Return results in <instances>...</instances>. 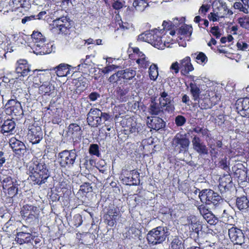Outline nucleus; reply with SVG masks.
Segmentation results:
<instances>
[{"label":"nucleus","instance_id":"20e7f679","mask_svg":"<svg viewBox=\"0 0 249 249\" xmlns=\"http://www.w3.org/2000/svg\"><path fill=\"white\" fill-rule=\"evenodd\" d=\"M31 36L32 41L34 43V48L36 54H45L50 53L51 52L49 48V44L46 43V38L40 32L34 31Z\"/></svg>","mask_w":249,"mask_h":249},{"label":"nucleus","instance_id":"f704fd0d","mask_svg":"<svg viewBox=\"0 0 249 249\" xmlns=\"http://www.w3.org/2000/svg\"><path fill=\"white\" fill-rule=\"evenodd\" d=\"M165 123L163 120L158 117H153L149 123V127L155 130H159L163 127Z\"/></svg>","mask_w":249,"mask_h":249},{"label":"nucleus","instance_id":"5701e85b","mask_svg":"<svg viewBox=\"0 0 249 249\" xmlns=\"http://www.w3.org/2000/svg\"><path fill=\"white\" fill-rule=\"evenodd\" d=\"M161 30L159 31L157 29L152 30L151 38H150L149 43L153 46L158 49H164L166 45L165 41H163L162 38L163 36H161L162 33Z\"/></svg>","mask_w":249,"mask_h":249},{"label":"nucleus","instance_id":"3c124183","mask_svg":"<svg viewBox=\"0 0 249 249\" xmlns=\"http://www.w3.org/2000/svg\"><path fill=\"white\" fill-rule=\"evenodd\" d=\"M89 153L91 155L100 157L101 154L99 151V147L97 144H91L89 146Z\"/></svg>","mask_w":249,"mask_h":249},{"label":"nucleus","instance_id":"338daca9","mask_svg":"<svg viewBox=\"0 0 249 249\" xmlns=\"http://www.w3.org/2000/svg\"><path fill=\"white\" fill-rule=\"evenodd\" d=\"M118 66L115 65H110L107 66L101 70V72L104 74L109 73L114 70L118 68Z\"/></svg>","mask_w":249,"mask_h":249},{"label":"nucleus","instance_id":"aec40b11","mask_svg":"<svg viewBox=\"0 0 249 249\" xmlns=\"http://www.w3.org/2000/svg\"><path fill=\"white\" fill-rule=\"evenodd\" d=\"M67 135L74 142L80 141L82 137V130L80 126L76 123H71L67 127Z\"/></svg>","mask_w":249,"mask_h":249},{"label":"nucleus","instance_id":"4be33fe9","mask_svg":"<svg viewBox=\"0 0 249 249\" xmlns=\"http://www.w3.org/2000/svg\"><path fill=\"white\" fill-rule=\"evenodd\" d=\"M148 112L152 116H161L165 112L163 107L160 103L157 102L156 97L155 96H152L150 98Z\"/></svg>","mask_w":249,"mask_h":249},{"label":"nucleus","instance_id":"2eb2a0df","mask_svg":"<svg viewBox=\"0 0 249 249\" xmlns=\"http://www.w3.org/2000/svg\"><path fill=\"white\" fill-rule=\"evenodd\" d=\"M4 111L8 115L18 117L23 114V109L20 102L8 101L4 106Z\"/></svg>","mask_w":249,"mask_h":249},{"label":"nucleus","instance_id":"0eeeda50","mask_svg":"<svg viewBox=\"0 0 249 249\" xmlns=\"http://www.w3.org/2000/svg\"><path fill=\"white\" fill-rule=\"evenodd\" d=\"M53 19V23L51 24L54 28L58 29L59 32L64 35H69L74 26V22L70 19L68 17H60Z\"/></svg>","mask_w":249,"mask_h":249},{"label":"nucleus","instance_id":"a211bd4d","mask_svg":"<svg viewBox=\"0 0 249 249\" xmlns=\"http://www.w3.org/2000/svg\"><path fill=\"white\" fill-rule=\"evenodd\" d=\"M9 143L13 152L16 155L21 156L27 152V148L24 142L15 137L9 139Z\"/></svg>","mask_w":249,"mask_h":249},{"label":"nucleus","instance_id":"f257e3e1","mask_svg":"<svg viewBox=\"0 0 249 249\" xmlns=\"http://www.w3.org/2000/svg\"><path fill=\"white\" fill-rule=\"evenodd\" d=\"M29 178L34 185H41L46 183L50 177L48 165L44 158L34 160L29 167Z\"/></svg>","mask_w":249,"mask_h":249},{"label":"nucleus","instance_id":"393cba45","mask_svg":"<svg viewBox=\"0 0 249 249\" xmlns=\"http://www.w3.org/2000/svg\"><path fill=\"white\" fill-rule=\"evenodd\" d=\"M31 71L30 65L26 59H20L16 64V71L19 76H26Z\"/></svg>","mask_w":249,"mask_h":249},{"label":"nucleus","instance_id":"9d476101","mask_svg":"<svg viewBox=\"0 0 249 249\" xmlns=\"http://www.w3.org/2000/svg\"><path fill=\"white\" fill-rule=\"evenodd\" d=\"M20 214L26 222L31 223L38 219L40 211L36 206L27 204L21 208Z\"/></svg>","mask_w":249,"mask_h":249},{"label":"nucleus","instance_id":"c03bdc74","mask_svg":"<svg viewBox=\"0 0 249 249\" xmlns=\"http://www.w3.org/2000/svg\"><path fill=\"white\" fill-rule=\"evenodd\" d=\"M133 5L138 11H143L148 5L145 0H133Z\"/></svg>","mask_w":249,"mask_h":249},{"label":"nucleus","instance_id":"7c9ffc66","mask_svg":"<svg viewBox=\"0 0 249 249\" xmlns=\"http://www.w3.org/2000/svg\"><path fill=\"white\" fill-rule=\"evenodd\" d=\"M123 126L126 128V130H128L130 133L138 132V127L136 122L131 117L124 119L122 121Z\"/></svg>","mask_w":249,"mask_h":249},{"label":"nucleus","instance_id":"69168bd1","mask_svg":"<svg viewBox=\"0 0 249 249\" xmlns=\"http://www.w3.org/2000/svg\"><path fill=\"white\" fill-rule=\"evenodd\" d=\"M234 8L235 9H238L240 11H242L245 14L249 13L248 8H246V5L243 6V4L240 2H236L234 4Z\"/></svg>","mask_w":249,"mask_h":249},{"label":"nucleus","instance_id":"4468645a","mask_svg":"<svg viewBox=\"0 0 249 249\" xmlns=\"http://www.w3.org/2000/svg\"><path fill=\"white\" fill-rule=\"evenodd\" d=\"M121 216L119 208L114 206L109 207L104 217L105 223L111 227H112L117 223Z\"/></svg>","mask_w":249,"mask_h":249},{"label":"nucleus","instance_id":"9b49d317","mask_svg":"<svg viewBox=\"0 0 249 249\" xmlns=\"http://www.w3.org/2000/svg\"><path fill=\"white\" fill-rule=\"evenodd\" d=\"M120 179L123 184L129 186H137L140 184V174L136 170H124Z\"/></svg>","mask_w":249,"mask_h":249},{"label":"nucleus","instance_id":"c756f323","mask_svg":"<svg viewBox=\"0 0 249 249\" xmlns=\"http://www.w3.org/2000/svg\"><path fill=\"white\" fill-rule=\"evenodd\" d=\"M187 220L190 231L198 234L202 229V226L197 217L195 215H190L188 217Z\"/></svg>","mask_w":249,"mask_h":249},{"label":"nucleus","instance_id":"f8f14e48","mask_svg":"<svg viewBox=\"0 0 249 249\" xmlns=\"http://www.w3.org/2000/svg\"><path fill=\"white\" fill-rule=\"evenodd\" d=\"M36 233L32 234L24 231L18 232L16 234L15 240L19 245L32 243V241H34L35 245H37L41 242L42 237L38 234L36 235Z\"/></svg>","mask_w":249,"mask_h":249},{"label":"nucleus","instance_id":"2f4dec72","mask_svg":"<svg viewBox=\"0 0 249 249\" xmlns=\"http://www.w3.org/2000/svg\"><path fill=\"white\" fill-rule=\"evenodd\" d=\"M71 67L70 65L67 64L61 63L57 66L54 67L52 70L55 71L57 76L64 77L70 74Z\"/></svg>","mask_w":249,"mask_h":249},{"label":"nucleus","instance_id":"7ed1b4c3","mask_svg":"<svg viewBox=\"0 0 249 249\" xmlns=\"http://www.w3.org/2000/svg\"><path fill=\"white\" fill-rule=\"evenodd\" d=\"M77 157L75 149L63 150L58 154L59 164L63 168H71L75 164Z\"/></svg>","mask_w":249,"mask_h":249},{"label":"nucleus","instance_id":"13d9d810","mask_svg":"<svg viewBox=\"0 0 249 249\" xmlns=\"http://www.w3.org/2000/svg\"><path fill=\"white\" fill-rule=\"evenodd\" d=\"M128 90L127 89L118 87L116 89V94L120 100H124L125 98L126 94L128 93Z\"/></svg>","mask_w":249,"mask_h":249},{"label":"nucleus","instance_id":"423d86ee","mask_svg":"<svg viewBox=\"0 0 249 249\" xmlns=\"http://www.w3.org/2000/svg\"><path fill=\"white\" fill-rule=\"evenodd\" d=\"M198 196L202 203L208 205L217 206L223 201L221 196L211 189H203L199 192Z\"/></svg>","mask_w":249,"mask_h":249},{"label":"nucleus","instance_id":"58836bf2","mask_svg":"<svg viewBox=\"0 0 249 249\" xmlns=\"http://www.w3.org/2000/svg\"><path fill=\"white\" fill-rule=\"evenodd\" d=\"M122 79L126 80L132 79L136 75V71L131 69L120 71Z\"/></svg>","mask_w":249,"mask_h":249},{"label":"nucleus","instance_id":"72a5a7b5","mask_svg":"<svg viewBox=\"0 0 249 249\" xmlns=\"http://www.w3.org/2000/svg\"><path fill=\"white\" fill-rule=\"evenodd\" d=\"M232 183V178L231 175H225L219 178V188L221 191L222 189L225 191L231 186Z\"/></svg>","mask_w":249,"mask_h":249},{"label":"nucleus","instance_id":"5fc2aeb1","mask_svg":"<svg viewBox=\"0 0 249 249\" xmlns=\"http://www.w3.org/2000/svg\"><path fill=\"white\" fill-rule=\"evenodd\" d=\"M152 30L139 35L138 36V40L147 42L149 43L151 38Z\"/></svg>","mask_w":249,"mask_h":249},{"label":"nucleus","instance_id":"dca6fc26","mask_svg":"<svg viewBox=\"0 0 249 249\" xmlns=\"http://www.w3.org/2000/svg\"><path fill=\"white\" fill-rule=\"evenodd\" d=\"M212 5L213 12H211L208 16H218V15L225 16L233 14L232 11L227 8L226 3L221 0H214Z\"/></svg>","mask_w":249,"mask_h":249},{"label":"nucleus","instance_id":"bf43d9fd","mask_svg":"<svg viewBox=\"0 0 249 249\" xmlns=\"http://www.w3.org/2000/svg\"><path fill=\"white\" fill-rule=\"evenodd\" d=\"M120 71L111 75L108 78V81L111 83H118L121 81L122 77Z\"/></svg>","mask_w":249,"mask_h":249},{"label":"nucleus","instance_id":"6e6552de","mask_svg":"<svg viewBox=\"0 0 249 249\" xmlns=\"http://www.w3.org/2000/svg\"><path fill=\"white\" fill-rule=\"evenodd\" d=\"M3 183V188L5 190V193L9 197L13 198L16 196L18 191L19 184L16 179L10 176L3 175L0 177Z\"/></svg>","mask_w":249,"mask_h":249},{"label":"nucleus","instance_id":"ea45409f","mask_svg":"<svg viewBox=\"0 0 249 249\" xmlns=\"http://www.w3.org/2000/svg\"><path fill=\"white\" fill-rule=\"evenodd\" d=\"M140 233V230L136 227V225L133 223L129 227L125 234L127 238H135L138 237Z\"/></svg>","mask_w":249,"mask_h":249},{"label":"nucleus","instance_id":"c9c22d12","mask_svg":"<svg viewBox=\"0 0 249 249\" xmlns=\"http://www.w3.org/2000/svg\"><path fill=\"white\" fill-rule=\"evenodd\" d=\"M113 8L115 10L114 13L116 16H119L122 14L123 11L127 10L128 7H126L125 5V2L123 0H116L112 4Z\"/></svg>","mask_w":249,"mask_h":249},{"label":"nucleus","instance_id":"0e129e2a","mask_svg":"<svg viewBox=\"0 0 249 249\" xmlns=\"http://www.w3.org/2000/svg\"><path fill=\"white\" fill-rule=\"evenodd\" d=\"M211 6V4L207 3L202 4L199 9V14L200 15H206L210 10Z\"/></svg>","mask_w":249,"mask_h":249},{"label":"nucleus","instance_id":"473e14b6","mask_svg":"<svg viewBox=\"0 0 249 249\" xmlns=\"http://www.w3.org/2000/svg\"><path fill=\"white\" fill-rule=\"evenodd\" d=\"M213 230L215 231V234L217 235L224 234L227 232V230H229L231 224L224 223L222 221H218L215 224L213 225Z\"/></svg>","mask_w":249,"mask_h":249},{"label":"nucleus","instance_id":"774afa93","mask_svg":"<svg viewBox=\"0 0 249 249\" xmlns=\"http://www.w3.org/2000/svg\"><path fill=\"white\" fill-rule=\"evenodd\" d=\"M207 245H206V249H220L218 243L215 242H212L210 241H206Z\"/></svg>","mask_w":249,"mask_h":249},{"label":"nucleus","instance_id":"c85d7f7f","mask_svg":"<svg viewBox=\"0 0 249 249\" xmlns=\"http://www.w3.org/2000/svg\"><path fill=\"white\" fill-rule=\"evenodd\" d=\"M180 72L182 75H186L194 70L189 56H186L180 61Z\"/></svg>","mask_w":249,"mask_h":249},{"label":"nucleus","instance_id":"f3484780","mask_svg":"<svg viewBox=\"0 0 249 249\" xmlns=\"http://www.w3.org/2000/svg\"><path fill=\"white\" fill-rule=\"evenodd\" d=\"M228 234L231 241L234 244L242 245L244 243L245 235L243 231L231 225L228 230Z\"/></svg>","mask_w":249,"mask_h":249},{"label":"nucleus","instance_id":"6e6d98bb","mask_svg":"<svg viewBox=\"0 0 249 249\" xmlns=\"http://www.w3.org/2000/svg\"><path fill=\"white\" fill-rule=\"evenodd\" d=\"M8 42L6 38V36L0 32V50H5L8 52L7 47Z\"/></svg>","mask_w":249,"mask_h":249},{"label":"nucleus","instance_id":"f03ea898","mask_svg":"<svg viewBox=\"0 0 249 249\" xmlns=\"http://www.w3.org/2000/svg\"><path fill=\"white\" fill-rule=\"evenodd\" d=\"M25 129L27 130V137L33 144L38 143L43 138V132L40 126L32 117L26 118L24 122Z\"/></svg>","mask_w":249,"mask_h":249},{"label":"nucleus","instance_id":"603ef678","mask_svg":"<svg viewBox=\"0 0 249 249\" xmlns=\"http://www.w3.org/2000/svg\"><path fill=\"white\" fill-rule=\"evenodd\" d=\"M136 63L139 65L140 68L146 69L149 65V62L146 59L145 55L142 56H140L138 58H136Z\"/></svg>","mask_w":249,"mask_h":249},{"label":"nucleus","instance_id":"49530a36","mask_svg":"<svg viewBox=\"0 0 249 249\" xmlns=\"http://www.w3.org/2000/svg\"><path fill=\"white\" fill-rule=\"evenodd\" d=\"M92 187L89 182H85L80 187L78 194H81L82 196H86L87 194L92 191Z\"/></svg>","mask_w":249,"mask_h":249},{"label":"nucleus","instance_id":"6ab92c4d","mask_svg":"<svg viewBox=\"0 0 249 249\" xmlns=\"http://www.w3.org/2000/svg\"><path fill=\"white\" fill-rule=\"evenodd\" d=\"M48 118L49 122H52L53 124H58L61 122V117L59 114V109L55 106L50 102V105L47 107L45 115Z\"/></svg>","mask_w":249,"mask_h":249},{"label":"nucleus","instance_id":"bb28decb","mask_svg":"<svg viewBox=\"0 0 249 249\" xmlns=\"http://www.w3.org/2000/svg\"><path fill=\"white\" fill-rule=\"evenodd\" d=\"M192 142L194 149L198 153L202 155H206L208 153L207 147L204 143L201 142L199 137L195 136Z\"/></svg>","mask_w":249,"mask_h":249},{"label":"nucleus","instance_id":"e433bc0d","mask_svg":"<svg viewBox=\"0 0 249 249\" xmlns=\"http://www.w3.org/2000/svg\"><path fill=\"white\" fill-rule=\"evenodd\" d=\"M249 201L246 196L237 197L236 200V206L240 211L246 210L248 208Z\"/></svg>","mask_w":249,"mask_h":249},{"label":"nucleus","instance_id":"b1692460","mask_svg":"<svg viewBox=\"0 0 249 249\" xmlns=\"http://www.w3.org/2000/svg\"><path fill=\"white\" fill-rule=\"evenodd\" d=\"M101 110L97 108H91L88 114L87 122L92 127H97L101 124L100 114Z\"/></svg>","mask_w":249,"mask_h":249},{"label":"nucleus","instance_id":"ddd939ff","mask_svg":"<svg viewBox=\"0 0 249 249\" xmlns=\"http://www.w3.org/2000/svg\"><path fill=\"white\" fill-rule=\"evenodd\" d=\"M174 98L168 93L163 91L160 93L159 101L163 107L165 112L172 114L174 112L175 107L174 105Z\"/></svg>","mask_w":249,"mask_h":249},{"label":"nucleus","instance_id":"680f3d73","mask_svg":"<svg viewBox=\"0 0 249 249\" xmlns=\"http://www.w3.org/2000/svg\"><path fill=\"white\" fill-rule=\"evenodd\" d=\"M51 86L49 82L41 85L39 87V90L42 91V93L44 94L50 95L51 91Z\"/></svg>","mask_w":249,"mask_h":249},{"label":"nucleus","instance_id":"412c9836","mask_svg":"<svg viewBox=\"0 0 249 249\" xmlns=\"http://www.w3.org/2000/svg\"><path fill=\"white\" fill-rule=\"evenodd\" d=\"M233 177L241 182L246 181L248 178V170L242 163H237L232 167Z\"/></svg>","mask_w":249,"mask_h":249},{"label":"nucleus","instance_id":"8fccbe9b","mask_svg":"<svg viewBox=\"0 0 249 249\" xmlns=\"http://www.w3.org/2000/svg\"><path fill=\"white\" fill-rule=\"evenodd\" d=\"M57 187L58 190L60 189V192H62L63 194H68L71 192L70 186L66 180H63L59 182Z\"/></svg>","mask_w":249,"mask_h":249},{"label":"nucleus","instance_id":"052dcab7","mask_svg":"<svg viewBox=\"0 0 249 249\" xmlns=\"http://www.w3.org/2000/svg\"><path fill=\"white\" fill-rule=\"evenodd\" d=\"M72 224L74 226L78 227L81 226L83 222L82 217L80 214H75L71 220Z\"/></svg>","mask_w":249,"mask_h":249},{"label":"nucleus","instance_id":"1a4fd4ad","mask_svg":"<svg viewBox=\"0 0 249 249\" xmlns=\"http://www.w3.org/2000/svg\"><path fill=\"white\" fill-rule=\"evenodd\" d=\"M190 143L186 134L178 133L173 139L172 145L175 151L178 153H185L188 150Z\"/></svg>","mask_w":249,"mask_h":249},{"label":"nucleus","instance_id":"37998d69","mask_svg":"<svg viewBox=\"0 0 249 249\" xmlns=\"http://www.w3.org/2000/svg\"><path fill=\"white\" fill-rule=\"evenodd\" d=\"M149 76L151 80L155 81L159 75L158 68L156 64H152L149 68Z\"/></svg>","mask_w":249,"mask_h":249},{"label":"nucleus","instance_id":"de8ad7c7","mask_svg":"<svg viewBox=\"0 0 249 249\" xmlns=\"http://www.w3.org/2000/svg\"><path fill=\"white\" fill-rule=\"evenodd\" d=\"M192 31V27L186 24L181 26L178 30V33L180 35L185 36H190Z\"/></svg>","mask_w":249,"mask_h":249},{"label":"nucleus","instance_id":"a19ab883","mask_svg":"<svg viewBox=\"0 0 249 249\" xmlns=\"http://www.w3.org/2000/svg\"><path fill=\"white\" fill-rule=\"evenodd\" d=\"M115 23L117 25H119L120 28L125 30L128 29L130 27L131 23L127 21L125 18L122 19L121 17H115Z\"/></svg>","mask_w":249,"mask_h":249},{"label":"nucleus","instance_id":"09e8293b","mask_svg":"<svg viewBox=\"0 0 249 249\" xmlns=\"http://www.w3.org/2000/svg\"><path fill=\"white\" fill-rule=\"evenodd\" d=\"M190 91L195 100H196L199 97L200 90L199 88L196 83L190 84Z\"/></svg>","mask_w":249,"mask_h":249},{"label":"nucleus","instance_id":"4c0bfd02","mask_svg":"<svg viewBox=\"0 0 249 249\" xmlns=\"http://www.w3.org/2000/svg\"><path fill=\"white\" fill-rule=\"evenodd\" d=\"M237 108L240 111H243V114L244 116H249V98H244L240 104H238Z\"/></svg>","mask_w":249,"mask_h":249},{"label":"nucleus","instance_id":"864d4df0","mask_svg":"<svg viewBox=\"0 0 249 249\" xmlns=\"http://www.w3.org/2000/svg\"><path fill=\"white\" fill-rule=\"evenodd\" d=\"M203 218L210 225L214 224L215 223L218 222L217 218L215 217V216L212 213V212H210L205 216L203 215Z\"/></svg>","mask_w":249,"mask_h":249},{"label":"nucleus","instance_id":"79ce46f5","mask_svg":"<svg viewBox=\"0 0 249 249\" xmlns=\"http://www.w3.org/2000/svg\"><path fill=\"white\" fill-rule=\"evenodd\" d=\"M192 57H194L196 61L198 63L206 64L208 61V58L203 52H196L191 54Z\"/></svg>","mask_w":249,"mask_h":249},{"label":"nucleus","instance_id":"a878e982","mask_svg":"<svg viewBox=\"0 0 249 249\" xmlns=\"http://www.w3.org/2000/svg\"><path fill=\"white\" fill-rule=\"evenodd\" d=\"M16 123L13 119H8L4 121L0 126V132L5 135L9 136L14 134Z\"/></svg>","mask_w":249,"mask_h":249},{"label":"nucleus","instance_id":"4d7b16f0","mask_svg":"<svg viewBox=\"0 0 249 249\" xmlns=\"http://www.w3.org/2000/svg\"><path fill=\"white\" fill-rule=\"evenodd\" d=\"M238 22L240 26L249 30V17H241L238 18Z\"/></svg>","mask_w":249,"mask_h":249},{"label":"nucleus","instance_id":"cd10ccee","mask_svg":"<svg viewBox=\"0 0 249 249\" xmlns=\"http://www.w3.org/2000/svg\"><path fill=\"white\" fill-rule=\"evenodd\" d=\"M36 71L37 72L36 76H34L33 78L34 83L36 84L41 85L49 82L50 77V75H49V73H45L44 72H43V71L46 72V70L38 71L36 70L34 71V75H35V72Z\"/></svg>","mask_w":249,"mask_h":249},{"label":"nucleus","instance_id":"e2e57ef3","mask_svg":"<svg viewBox=\"0 0 249 249\" xmlns=\"http://www.w3.org/2000/svg\"><path fill=\"white\" fill-rule=\"evenodd\" d=\"M175 122L177 126H182L186 123V119L184 116L179 115L176 117Z\"/></svg>","mask_w":249,"mask_h":249},{"label":"nucleus","instance_id":"39448f33","mask_svg":"<svg viewBox=\"0 0 249 249\" xmlns=\"http://www.w3.org/2000/svg\"><path fill=\"white\" fill-rule=\"evenodd\" d=\"M167 236L165 228L159 226L148 231L146 239L149 245H156L162 243Z\"/></svg>","mask_w":249,"mask_h":249},{"label":"nucleus","instance_id":"a18cd8bd","mask_svg":"<svg viewBox=\"0 0 249 249\" xmlns=\"http://www.w3.org/2000/svg\"><path fill=\"white\" fill-rule=\"evenodd\" d=\"M170 249H184V245L178 236H175L172 240Z\"/></svg>","mask_w":249,"mask_h":249}]
</instances>
